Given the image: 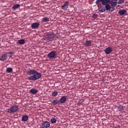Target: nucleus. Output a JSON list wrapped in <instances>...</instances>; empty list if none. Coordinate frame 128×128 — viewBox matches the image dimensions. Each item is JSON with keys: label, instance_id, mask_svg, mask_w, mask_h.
<instances>
[{"label": "nucleus", "instance_id": "obj_12", "mask_svg": "<svg viewBox=\"0 0 128 128\" xmlns=\"http://www.w3.org/2000/svg\"><path fill=\"white\" fill-rule=\"evenodd\" d=\"M107 6H108V10H107L108 12H112L114 10V8L110 6V4H107Z\"/></svg>", "mask_w": 128, "mask_h": 128}, {"label": "nucleus", "instance_id": "obj_6", "mask_svg": "<svg viewBox=\"0 0 128 128\" xmlns=\"http://www.w3.org/2000/svg\"><path fill=\"white\" fill-rule=\"evenodd\" d=\"M102 2V4H106L110 2V0H96V4H100Z\"/></svg>", "mask_w": 128, "mask_h": 128}, {"label": "nucleus", "instance_id": "obj_14", "mask_svg": "<svg viewBox=\"0 0 128 128\" xmlns=\"http://www.w3.org/2000/svg\"><path fill=\"white\" fill-rule=\"evenodd\" d=\"M38 90H36L35 89H34V88H32L30 90V94H38Z\"/></svg>", "mask_w": 128, "mask_h": 128}, {"label": "nucleus", "instance_id": "obj_30", "mask_svg": "<svg viewBox=\"0 0 128 128\" xmlns=\"http://www.w3.org/2000/svg\"><path fill=\"white\" fill-rule=\"evenodd\" d=\"M98 16V14H94L92 16V18H96Z\"/></svg>", "mask_w": 128, "mask_h": 128}, {"label": "nucleus", "instance_id": "obj_9", "mask_svg": "<svg viewBox=\"0 0 128 128\" xmlns=\"http://www.w3.org/2000/svg\"><path fill=\"white\" fill-rule=\"evenodd\" d=\"M50 126V124L48 121H45L42 124V128H48Z\"/></svg>", "mask_w": 128, "mask_h": 128}, {"label": "nucleus", "instance_id": "obj_1", "mask_svg": "<svg viewBox=\"0 0 128 128\" xmlns=\"http://www.w3.org/2000/svg\"><path fill=\"white\" fill-rule=\"evenodd\" d=\"M26 74L28 76H31L28 78V80H40L42 78V74L34 70V69L28 70Z\"/></svg>", "mask_w": 128, "mask_h": 128}, {"label": "nucleus", "instance_id": "obj_20", "mask_svg": "<svg viewBox=\"0 0 128 128\" xmlns=\"http://www.w3.org/2000/svg\"><path fill=\"white\" fill-rule=\"evenodd\" d=\"M20 8V4H16L12 7V8L13 10H16V8Z\"/></svg>", "mask_w": 128, "mask_h": 128}, {"label": "nucleus", "instance_id": "obj_32", "mask_svg": "<svg viewBox=\"0 0 128 128\" xmlns=\"http://www.w3.org/2000/svg\"><path fill=\"white\" fill-rule=\"evenodd\" d=\"M92 0V2H94V0Z\"/></svg>", "mask_w": 128, "mask_h": 128}, {"label": "nucleus", "instance_id": "obj_19", "mask_svg": "<svg viewBox=\"0 0 128 128\" xmlns=\"http://www.w3.org/2000/svg\"><path fill=\"white\" fill-rule=\"evenodd\" d=\"M25 43H26V42L24 39H21V40H18V44H24Z\"/></svg>", "mask_w": 128, "mask_h": 128}, {"label": "nucleus", "instance_id": "obj_3", "mask_svg": "<svg viewBox=\"0 0 128 128\" xmlns=\"http://www.w3.org/2000/svg\"><path fill=\"white\" fill-rule=\"evenodd\" d=\"M18 110V106L16 105H14L7 110L6 112H8V114H14V112H16Z\"/></svg>", "mask_w": 128, "mask_h": 128}, {"label": "nucleus", "instance_id": "obj_4", "mask_svg": "<svg viewBox=\"0 0 128 128\" xmlns=\"http://www.w3.org/2000/svg\"><path fill=\"white\" fill-rule=\"evenodd\" d=\"M108 4H102V6L98 8L99 12H104L108 10Z\"/></svg>", "mask_w": 128, "mask_h": 128}, {"label": "nucleus", "instance_id": "obj_2", "mask_svg": "<svg viewBox=\"0 0 128 128\" xmlns=\"http://www.w3.org/2000/svg\"><path fill=\"white\" fill-rule=\"evenodd\" d=\"M56 35L54 34H46L44 36V40H47L48 42H52L54 40Z\"/></svg>", "mask_w": 128, "mask_h": 128}, {"label": "nucleus", "instance_id": "obj_25", "mask_svg": "<svg viewBox=\"0 0 128 128\" xmlns=\"http://www.w3.org/2000/svg\"><path fill=\"white\" fill-rule=\"evenodd\" d=\"M50 122H51L52 124H56V118H52L50 120Z\"/></svg>", "mask_w": 128, "mask_h": 128}, {"label": "nucleus", "instance_id": "obj_31", "mask_svg": "<svg viewBox=\"0 0 128 128\" xmlns=\"http://www.w3.org/2000/svg\"><path fill=\"white\" fill-rule=\"evenodd\" d=\"M114 0L115 2H118V0Z\"/></svg>", "mask_w": 128, "mask_h": 128}, {"label": "nucleus", "instance_id": "obj_10", "mask_svg": "<svg viewBox=\"0 0 128 128\" xmlns=\"http://www.w3.org/2000/svg\"><path fill=\"white\" fill-rule=\"evenodd\" d=\"M38 26H40V23L38 22H34L31 25V28H32V30H36V28H38Z\"/></svg>", "mask_w": 128, "mask_h": 128}, {"label": "nucleus", "instance_id": "obj_24", "mask_svg": "<svg viewBox=\"0 0 128 128\" xmlns=\"http://www.w3.org/2000/svg\"><path fill=\"white\" fill-rule=\"evenodd\" d=\"M6 72L10 73L12 72V68H8L6 70Z\"/></svg>", "mask_w": 128, "mask_h": 128}, {"label": "nucleus", "instance_id": "obj_22", "mask_svg": "<svg viewBox=\"0 0 128 128\" xmlns=\"http://www.w3.org/2000/svg\"><path fill=\"white\" fill-rule=\"evenodd\" d=\"M42 22H50V18H48V17H45L42 18Z\"/></svg>", "mask_w": 128, "mask_h": 128}, {"label": "nucleus", "instance_id": "obj_29", "mask_svg": "<svg viewBox=\"0 0 128 128\" xmlns=\"http://www.w3.org/2000/svg\"><path fill=\"white\" fill-rule=\"evenodd\" d=\"M124 0H119L118 2V4H124Z\"/></svg>", "mask_w": 128, "mask_h": 128}, {"label": "nucleus", "instance_id": "obj_18", "mask_svg": "<svg viewBox=\"0 0 128 128\" xmlns=\"http://www.w3.org/2000/svg\"><path fill=\"white\" fill-rule=\"evenodd\" d=\"M60 104V100H54L52 102V104L53 106H56V104Z\"/></svg>", "mask_w": 128, "mask_h": 128}, {"label": "nucleus", "instance_id": "obj_33", "mask_svg": "<svg viewBox=\"0 0 128 128\" xmlns=\"http://www.w3.org/2000/svg\"><path fill=\"white\" fill-rule=\"evenodd\" d=\"M115 128H120L119 127H116Z\"/></svg>", "mask_w": 128, "mask_h": 128}, {"label": "nucleus", "instance_id": "obj_26", "mask_svg": "<svg viewBox=\"0 0 128 128\" xmlns=\"http://www.w3.org/2000/svg\"><path fill=\"white\" fill-rule=\"evenodd\" d=\"M58 92H56V90L54 91L52 93V96H58Z\"/></svg>", "mask_w": 128, "mask_h": 128}, {"label": "nucleus", "instance_id": "obj_11", "mask_svg": "<svg viewBox=\"0 0 128 128\" xmlns=\"http://www.w3.org/2000/svg\"><path fill=\"white\" fill-rule=\"evenodd\" d=\"M61 104H64L66 102V96H62L60 99V100Z\"/></svg>", "mask_w": 128, "mask_h": 128}, {"label": "nucleus", "instance_id": "obj_21", "mask_svg": "<svg viewBox=\"0 0 128 128\" xmlns=\"http://www.w3.org/2000/svg\"><path fill=\"white\" fill-rule=\"evenodd\" d=\"M110 4L112 6H118V2H111L110 1V2H109V4Z\"/></svg>", "mask_w": 128, "mask_h": 128}, {"label": "nucleus", "instance_id": "obj_15", "mask_svg": "<svg viewBox=\"0 0 128 128\" xmlns=\"http://www.w3.org/2000/svg\"><path fill=\"white\" fill-rule=\"evenodd\" d=\"M126 12V10H120L118 12V14H120V16H124V14Z\"/></svg>", "mask_w": 128, "mask_h": 128}, {"label": "nucleus", "instance_id": "obj_7", "mask_svg": "<svg viewBox=\"0 0 128 128\" xmlns=\"http://www.w3.org/2000/svg\"><path fill=\"white\" fill-rule=\"evenodd\" d=\"M69 2L68 1H66L64 2L63 5L61 6V8L63 10H67L69 6Z\"/></svg>", "mask_w": 128, "mask_h": 128}, {"label": "nucleus", "instance_id": "obj_27", "mask_svg": "<svg viewBox=\"0 0 128 128\" xmlns=\"http://www.w3.org/2000/svg\"><path fill=\"white\" fill-rule=\"evenodd\" d=\"M84 99H80L78 102V104H80L82 102H84Z\"/></svg>", "mask_w": 128, "mask_h": 128}, {"label": "nucleus", "instance_id": "obj_8", "mask_svg": "<svg viewBox=\"0 0 128 128\" xmlns=\"http://www.w3.org/2000/svg\"><path fill=\"white\" fill-rule=\"evenodd\" d=\"M104 52L106 54H110L112 52V48L111 46L107 47L104 50Z\"/></svg>", "mask_w": 128, "mask_h": 128}, {"label": "nucleus", "instance_id": "obj_28", "mask_svg": "<svg viewBox=\"0 0 128 128\" xmlns=\"http://www.w3.org/2000/svg\"><path fill=\"white\" fill-rule=\"evenodd\" d=\"M8 54H10V58H12V54H14V52H8Z\"/></svg>", "mask_w": 128, "mask_h": 128}, {"label": "nucleus", "instance_id": "obj_5", "mask_svg": "<svg viewBox=\"0 0 128 128\" xmlns=\"http://www.w3.org/2000/svg\"><path fill=\"white\" fill-rule=\"evenodd\" d=\"M47 56L48 58H56V51H52L50 52Z\"/></svg>", "mask_w": 128, "mask_h": 128}, {"label": "nucleus", "instance_id": "obj_16", "mask_svg": "<svg viewBox=\"0 0 128 128\" xmlns=\"http://www.w3.org/2000/svg\"><path fill=\"white\" fill-rule=\"evenodd\" d=\"M28 120V115L24 116L22 117V122H27Z\"/></svg>", "mask_w": 128, "mask_h": 128}, {"label": "nucleus", "instance_id": "obj_13", "mask_svg": "<svg viewBox=\"0 0 128 128\" xmlns=\"http://www.w3.org/2000/svg\"><path fill=\"white\" fill-rule=\"evenodd\" d=\"M85 46H92V40H86L84 44Z\"/></svg>", "mask_w": 128, "mask_h": 128}, {"label": "nucleus", "instance_id": "obj_23", "mask_svg": "<svg viewBox=\"0 0 128 128\" xmlns=\"http://www.w3.org/2000/svg\"><path fill=\"white\" fill-rule=\"evenodd\" d=\"M124 106H122V105H120L118 107V110L119 112H122V110H124Z\"/></svg>", "mask_w": 128, "mask_h": 128}, {"label": "nucleus", "instance_id": "obj_17", "mask_svg": "<svg viewBox=\"0 0 128 128\" xmlns=\"http://www.w3.org/2000/svg\"><path fill=\"white\" fill-rule=\"evenodd\" d=\"M6 58H8V56H6V54H4L1 56L0 60H2V62H4V60H6Z\"/></svg>", "mask_w": 128, "mask_h": 128}]
</instances>
